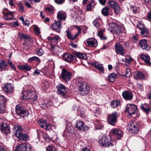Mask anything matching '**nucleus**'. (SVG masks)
I'll list each match as a JSON object with an SVG mask.
<instances>
[{"instance_id": "nucleus-1", "label": "nucleus", "mask_w": 151, "mask_h": 151, "mask_svg": "<svg viewBox=\"0 0 151 151\" xmlns=\"http://www.w3.org/2000/svg\"><path fill=\"white\" fill-rule=\"evenodd\" d=\"M78 86L79 89L78 93L81 95H86L90 91V87L86 82H79L78 83Z\"/></svg>"}, {"instance_id": "nucleus-2", "label": "nucleus", "mask_w": 151, "mask_h": 151, "mask_svg": "<svg viewBox=\"0 0 151 151\" xmlns=\"http://www.w3.org/2000/svg\"><path fill=\"white\" fill-rule=\"evenodd\" d=\"M121 29L120 27L114 23H111L108 25L109 30L112 33L115 32L119 37H122V35Z\"/></svg>"}, {"instance_id": "nucleus-3", "label": "nucleus", "mask_w": 151, "mask_h": 151, "mask_svg": "<svg viewBox=\"0 0 151 151\" xmlns=\"http://www.w3.org/2000/svg\"><path fill=\"white\" fill-rule=\"evenodd\" d=\"M13 130L15 132V135L20 140L26 141L28 138L27 135L26 134L22 133L21 129L20 127H18L16 125H15L13 128Z\"/></svg>"}, {"instance_id": "nucleus-4", "label": "nucleus", "mask_w": 151, "mask_h": 151, "mask_svg": "<svg viewBox=\"0 0 151 151\" xmlns=\"http://www.w3.org/2000/svg\"><path fill=\"white\" fill-rule=\"evenodd\" d=\"M114 141L106 137H103L99 140V144L105 147H111L114 145Z\"/></svg>"}, {"instance_id": "nucleus-5", "label": "nucleus", "mask_w": 151, "mask_h": 151, "mask_svg": "<svg viewBox=\"0 0 151 151\" xmlns=\"http://www.w3.org/2000/svg\"><path fill=\"white\" fill-rule=\"evenodd\" d=\"M16 112L17 115L22 117L28 116L29 114L27 109L18 105L16 107Z\"/></svg>"}, {"instance_id": "nucleus-6", "label": "nucleus", "mask_w": 151, "mask_h": 151, "mask_svg": "<svg viewBox=\"0 0 151 151\" xmlns=\"http://www.w3.org/2000/svg\"><path fill=\"white\" fill-rule=\"evenodd\" d=\"M15 151H32L31 145L29 144L22 143L17 146Z\"/></svg>"}, {"instance_id": "nucleus-7", "label": "nucleus", "mask_w": 151, "mask_h": 151, "mask_svg": "<svg viewBox=\"0 0 151 151\" xmlns=\"http://www.w3.org/2000/svg\"><path fill=\"white\" fill-rule=\"evenodd\" d=\"M117 113L116 112H114L108 115L107 117L108 122L110 124L114 126L117 121Z\"/></svg>"}, {"instance_id": "nucleus-8", "label": "nucleus", "mask_w": 151, "mask_h": 151, "mask_svg": "<svg viewBox=\"0 0 151 151\" xmlns=\"http://www.w3.org/2000/svg\"><path fill=\"white\" fill-rule=\"evenodd\" d=\"M72 73L66 69L62 68L61 78L66 82L69 81L71 78Z\"/></svg>"}, {"instance_id": "nucleus-9", "label": "nucleus", "mask_w": 151, "mask_h": 151, "mask_svg": "<svg viewBox=\"0 0 151 151\" xmlns=\"http://www.w3.org/2000/svg\"><path fill=\"white\" fill-rule=\"evenodd\" d=\"M6 11L3 12V18L5 20L9 21L14 19L15 17L13 12L11 11L6 9Z\"/></svg>"}, {"instance_id": "nucleus-10", "label": "nucleus", "mask_w": 151, "mask_h": 151, "mask_svg": "<svg viewBox=\"0 0 151 151\" xmlns=\"http://www.w3.org/2000/svg\"><path fill=\"white\" fill-rule=\"evenodd\" d=\"M58 92L59 94L64 99H67V98L66 95V91L65 90V86L62 84H60L58 85L57 86Z\"/></svg>"}, {"instance_id": "nucleus-11", "label": "nucleus", "mask_w": 151, "mask_h": 151, "mask_svg": "<svg viewBox=\"0 0 151 151\" xmlns=\"http://www.w3.org/2000/svg\"><path fill=\"white\" fill-rule=\"evenodd\" d=\"M85 44L90 47H96L97 45V41L93 38H88L85 42Z\"/></svg>"}, {"instance_id": "nucleus-12", "label": "nucleus", "mask_w": 151, "mask_h": 151, "mask_svg": "<svg viewBox=\"0 0 151 151\" xmlns=\"http://www.w3.org/2000/svg\"><path fill=\"white\" fill-rule=\"evenodd\" d=\"M76 128L81 131H87L89 129V127L84 124L81 121H78L76 124Z\"/></svg>"}, {"instance_id": "nucleus-13", "label": "nucleus", "mask_w": 151, "mask_h": 151, "mask_svg": "<svg viewBox=\"0 0 151 151\" xmlns=\"http://www.w3.org/2000/svg\"><path fill=\"white\" fill-rule=\"evenodd\" d=\"M1 130L2 133L7 134L10 133L9 126L5 123H2L1 125Z\"/></svg>"}, {"instance_id": "nucleus-14", "label": "nucleus", "mask_w": 151, "mask_h": 151, "mask_svg": "<svg viewBox=\"0 0 151 151\" xmlns=\"http://www.w3.org/2000/svg\"><path fill=\"white\" fill-rule=\"evenodd\" d=\"M52 29L58 33L60 32L61 28V23L59 21H55L51 26Z\"/></svg>"}, {"instance_id": "nucleus-15", "label": "nucleus", "mask_w": 151, "mask_h": 151, "mask_svg": "<svg viewBox=\"0 0 151 151\" xmlns=\"http://www.w3.org/2000/svg\"><path fill=\"white\" fill-rule=\"evenodd\" d=\"M3 87L4 92L7 93L12 92L14 89L13 85L10 83L5 84Z\"/></svg>"}, {"instance_id": "nucleus-16", "label": "nucleus", "mask_w": 151, "mask_h": 151, "mask_svg": "<svg viewBox=\"0 0 151 151\" xmlns=\"http://www.w3.org/2000/svg\"><path fill=\"white\" fill-rule=\"evenodd\" d=\"M74 58V55L70 53H65L63 55L64 60L68 63H70L73 61Z\"/></svg>"}, {"instance_id": "nucleus-17", "label": "nucleus", "mask_w": 151, "mask_h": 151, "mask_svg": "<svg viewBox=\"0 0 151 151\" xmlns=\"http://www.w3.org/2000/svg\"><path fill=\"white\" fill-rule=\"evenodd\" d=\"M115 51L116 54L123 55V45L119 43L115 44Z\"/></svg>"}, {"instance_id": "nucleus-18", "label": "nucleus", "mask_w": 151, "mask_h": 151, "mask_svg": "<svg viewBox=\"0 0 151 151\" xmlns=\"http://www.w3.org/2000/svg\"><path fill=\"white\" fill-rule=\"evenodd\" d=\"M57 18L59 20H65L66 18V14L62 11H59L57 13Z\"/></svg>"}, {"instance_id": "nucleus-19", "label": "nucleus", "mask_w": 151, "mask_h": 151, "mask_svg": "<svg viewBox=\"0 0 151 151\" xmlns=\"http://www.w3.org/2000/svg\"><path fill=\"white\" fill-rule=\"evenodd\" d=\"M37 97L36 93L34 91H31L30 90L28 99L34 101L37 100Z\"/></svg>"}, {"instance_id": "nucleus-20", "label": "nucleus", "mask_w": 151, "mask_h": 151, "mask_svg": "<svg viewBox=\"0 0 151 151\" xmlns=\"http://www.w3.org/2000/svg\"><path fill=\"white\" fill-rule=\"evenodd\" d=\"M38 123L40 126L46 129H48V127L50 124H47L46 121L45 120H41L38 121Z\"/></svg>"}, {"instance_id": "nucleus-21", "label": "nucleus", "mask_w": 151, "mask_h": 151, "mask_svg": "<svg viewBox=\"0 0 151 151\" xmlns=\"http://www.w3.org/2000/svg\"><path fill=\"white\" fill-rule=\"evenodd\" d=\"M18 68L19 70H25L26 71H30L31 69L30 65L27 64L23 65H19L18 66Z\"/></svg>"}, {"instance_id": "nucleus-22", "label": "nucleus", "mask_w": 151, "mask_h": 151, "mask_svg": "<svg viewBox=\"0 0 151 151\" xmlns=\"http://www.w3.org/2000/svg\"><path fill=\"white\" fill-rule=\"evenodd\" d=\"M112 133L116 136L118 139H120L121 137L122 132L118 129H113L112 130Z\"/></svg>"}, {"instance_id": "nucleus-23", "label": "nucleus", "mask_w": 151, "mask_h": 151, "mask_svg": "<svg viewBox=\"0 0 151 151\" xmlns=\"http://www.w3.org/2000/svg\"><path fill=\"white\" fill-rule=\"evenodd\" d=\"M91 65L101 72L104 71V68H103L102 64H99L98 63L95 62L91 63Z\"/></svg>"}, {"instance_id": "nucleus-24", "label": "nucleus", "mask_w": 151, "mask_h": 151, "mask_svg": "<svg viewBox=\"0 0 151 151\" xmlns=\"http://www.w3.org/2000/svg\"><path fill=\"white\" fill-rule=\"evenodd\" d=\"M121 102V101L117 99L113 100L111 102V106L113 108H115L120 105Z\"/></svg>"}, {"instance_id": "nucleus-25", "label": "nucleus", "mask_w": 151, "mask_h": 151, "mask_svg": "<svg viewBox=\"0 0 151 151\" xmlns=\"http://www.w3.org/2000/svg\"><path fill=\"white\" fill-rule=\"evenodd\" d=\"M66 36L69 39H71L72 40L75 39L76 37L78 36V34H75L74 35H72L70 32L69 30L66 31Z\"/></svg>"}, {"instance_id": "nucleus-26", "label": "nucleus", "mask_w": 151, "mask_h": 151, "mask_svg": "<svg viewBox=\"0 0 151 151\" xmlns=\"http://www.w3.org/2000/svg\"><path fill=\"white\" fill-rule=\"evenodd\" d=\"M109 9L108 7L103 8L101 10L102 15L105 16H107L109 15Z\"/></svg>"}, {"instance_id": "nucleus-27", "label": "nucleus", "mask_w": 151, "mask_h": 151, "mask_svg": "<svg viewBox=\"0 0 151 151\" xmlns=\"http://www.w3.org/2000/svg\"><path fill=\"white\" fill-rule=\"evenodd\" d=\"M18 6L19 7V12L20 13L23 14L24 11V6L21 2L18 3Z\"/></svg>"}, {"instance_id": "nucleus-28", "label": "nucleus", "mask_w": 151, "mask_h": 151, "mask_svg": "<svg viewBox=\"0 0 151 151\" xmlns=\"http://www.w3.org/2000/svg\"><path fill=\"white\" fill-rule=\"evenodd\" d=\"M30 90H28L24 91L22 93V94L23 96V99H28V97L29 96V93H30Z\"/></svg>"}, {"instance_id": "nucleus-29", "label": "nucleus", "mask_w": 151, "mask_h": 151, "mask_svg": "<svg viewBox=\"0 0 151 151\" xmlns=\"http://www.w3.org/2000/svg\"><path fill=\"white\" fill-rule=\"evenodd\" d=\"M116 75L114 73H111L108 76V80L111 82H114L116 78Z\"/></svg>"}, {"instance_id": "nucleus-30", "label": "nucleus", "mask_w": 151, "mask_h": 151, "mask_svg": "<svg viewBox=\"0 0 151 151\" xmlns=\"http://www.w3.org/2000/svg\"><path fill=\"white\" fill-rule=\"evenodd\" d=\"M77 57L80 58L86 59L87 58V56L85 54L77 52L76 54Z\"/></svg>"}, {"instance_id": "nucleus-31", "label": "nucleus", "mask_w": 151, "mask_h": 151, "mask_svg": "<svg viewBox=\"0 0 151 151\" xmlns=\"http://www.w3.org/2000/svg\"><path fill=\"white\" fill-rule=\"evenodd\" d=\"M60 38V36L58 35H56L52 37V43L55 44H57Z\"/></svg>"}, {"instance_id": "nucleus-32", "label": "nucleus", "mask_w": 151, "mask_h": 151, "mask_svg": "<svg viewBox=\"0 0 151 151\" xmlns=\"http://www.w3.org/2000/svg\"><path fill=\"white\" fill-rule=\"evenodd\" d=\"M7 65V63L4 60H0V69H4Z\"/></svg>"}, {"instance_id": "nucleus-33", "label": "nucleus", "mask_w": 151, "mask_h": 151, "mask_svg": "<svg viewBox=\"0 0 151 151\" xmlns=\"http://www.w3.org/2000/svg\"><path fill=\"white\" fill-rule=\"evenodd\" d=\"M98 35L99 37L101 40H106L107 39L106 37L103 35V30H101L99 32Z\"/></svg>"}, {"instance_id": "nucleus-34", "label": "nucleus", "mask_w": 151, "mask_h": 151, "mask_svg": "<svg viewBox=\"0 0 151 151\" xmlns=\"http://www.w3.org/2000/svg\"><path fill=\"white\" fill-rule=\"evenodd\" d=\"M114 13L116 15L119 14L121 9L119 6L118 5L113 9Z\"/></svg>"}, {"instance_id": "nucleus-35", "label": "nucleus", "mask_w": 151, "mask_h": 151, "mask_svg": "<svg viewBox=\"0 0 151 151\" xmlns=\"http://www.w3.org/2000/svg\"><path fill=\"white\" fill-rule=\"evenodd\" d=\"M109 3L111 7L113 9L118 5L117 3L114 1H110L109 2Z\"/></svg>"}, {"instance_id": "nucleus-36", "label": "nucleus", "mask_w": 151, "mask_h": 151, "mask_svg": "<svg viewBox=\"0 0 151 151\" xmlns=\"http://www.w3.org/2000/svg\"><path fill=\"white\" fill-rule=\"evenodd\" d=\"M42 87L44 90L46 89L49 87V84L47 82H45L42 84Z\"/></svg>"}, {"instance_id": "nucleus-37", "label": "nucleus", "mask_w": 151, "mask_h": 151, "mask_svg": "<svg viewBox=\"0 0 151 151\" xmlns=\"http://www.w3.org/2000/svg\"><path fill=\"white\" fill-rule=\"evenodd\" d=\"M5 101L4 97L3 96L0 95V105H5Z\"/></svg>"}, {"instance_id": "nucleus-38", "label": "nucleus", "mask_w": 151, "mask_h": 151, "mask_svg": "<svg viewBox=\"0 0 151 151\" xmlns=\"http://www.w3.org/2000/svg\"><path fill=\"white\" fill-rule=\"evenodd\" d=\"M46 149L47 151H57L55 147L50 145L48 146L46 148Z\"/></svg>"}, {"instance_id": "nucleus-39", "label": "nucleus", "mask_w": 151, "mask_h": 151, "mask_svg": "<svg viewBox=\"0 0 151 151\" xmlns=\"http://www.w3.org/2000/svg\"><path fill=\"white\" fill-rule=\"evenodd\" d=\"M34 29L36 34L37 35H39L40 33V32L39 28L37 26L34 25Z\"/></svg>"}, {"instance_id": "nucleus-40", "label": "nucleus", "mask_w": 151, "mask_h": 151, "mask_svg": "<svg viewBox=\"0 0 151 151\" xmlns=\"http://www.w3.org/2000/svg\"><path fill=\"white\" fill-rule=\"evenodd\" d=\"M43 137L44 138L47 142H49L51 140L50 138L47 134L45 133L43 134Z\"/></svg>"}, {"instance_id": "nucleus-41", "label": "nucleus", "mask_w": 151, "mask_h": 151, "mask_svg": "<svg viewBox=\"0 0 151 151\" xmlns=\"http://www.w3.org/2000/svg\"><path fill=\"white\" fill-rule=\"evenodd\" d=\"M45 11L48 14H51L52 12V9L50 7H47L46 8Z\"/></svg>"}, {"instance_id": "nucleus-42", "label": "nucleus", "mask_w": 151, "mask_h": 151, "mask_svg": "<svg viewBox=\"0 0 151 151\" xmlns=\"http://www.w3.org/2000/svg\"><path fill=\"white\" fill-rule=\"evenodd\" d=\"M19 37L21 38H23L26 40V41L27 40V39L28 38L29 36L26 34H24L23 33L19 34Z\"/></svg>"}, {"instance_id": "nucleus-43", "label": "nucleus", "mask_w": 151, "mask_h": 151, "mask_svg": "<svg viewBox=\"0 0 151 151\" xmlns=\"http://www.w3.org/2000/svg\"><path fill=\"white\" fill-rule=\"evenodd\" d=\"M8 63L9 65L12 68L13 70H16V68L15 67L14 65L13 64L12 61L10 60H8Z\"/></svg>"}, {"instance_id": "nucleus-44", "label": "nucleus", "mask_w": 151, "mask_h": 151, "mask_svg": "<svg viewBox=\"0 0 151 151\" xmlns=\"http://www.w3.org/2000/svg\"><path fill=\"white\" fill-rule=\"evenodd\" d=\"M5 105H0V113H3L5 111Z\"/></svg>"}, {"instance_id": "nucleus-45", "label": "nucleus", "mask_w": 151, "mask_h": 151, "mask_svg": "<svg viewBox=\"0 0 151 151\" xmlns=\"http://www.w3.org/2000/svg\"><path fill=\"white\" fill-rule=\"evenodd\" d=\"M93 24L97 28L99 27V24L96 19H95L93 21Z\"/></svg>"}, {"instance_id": "nucleus-46", "label": "nucleus", "mask_w": 151, "mask_h": 151, "mask_svg": "<svg viewBox=\"0 0 151 151\" xmlns=\"http://www.w3.org/2000/svg\"><path fill=\"white\" fill-rule=\"evenodd\" d=\"M43 53V52L41 49H39L37 50V54L39 56L42 55Z\"/></svg>"}, {"instance_id": "nucleus-47", "label": "nucleus", "mask_w": 151, "mask_h": 151, "mask_svg": "<svg viewBox=\"0 0 151 151\" xmlns=\"http://www.w3.org/2000/svg\"><path fill=\"white\" fill-rule=\"evenodd\" d=\"M24 5L26 6L27 8H32V6L30 5V3L29 2L26 1L24 3Z\"/></svg>"}, {"instance_id": "nucleus-48", "label": "nucleus", "mask_w": 151, "mask_h": 151, "mask_svg": "<svg viewBox=\"0 0 151 151\" xmlns=\"http://www.w3.org/2000/svg\"><path fill=\"white\" fill-rule=\"evenodd\" d=\"M55 2L58 4H61L64 2V0H55Z\"/></svg>"}, {"instance_id": "nucleus-49", "label": "nucleus", "mask_w": 151, "mask_h": 151, "mask_svg": "<svg viewBox=\"0 0 151 151\" xmlns=\"http://www.w3.org/2000/svg\"><path fill=\"white\" fill-rule=\"evenodd\" d=\"M40 71L38 69H37L35 70L34 73L33 75L35 76L36 75H38L40 74Z\"/></svg>"}, {"instance_id": "nucleus-50", "label": "nucleus", "mask_w": 151, "mask_h": 151, "mask_svg": "<svg viewBox=\"0 0 151 151\" xmlns=\"http://www.w3.org/2000/svg\"><path fill=\"white\" fill-rule=\"evenodd\" d=\"M35 56H33L32 57L29 58L28 60V61L29 62H32V61H35Z\"/></svg>"}, {"instance_id": "nucleus-51", "label": "nucleus", "mask_w": 151, "mask_h": 151, "mask_svg": "<svg viewBox=\"0 0 151 151\" xmlns=\"http://www.w3.org/2000/svg\"><path fill=\"white\" fill-rule=\"evenodd\" d=\"M106 0H99V2L102 5H104L106 2Z\"/></svg>"}, {"instance_id": "nucleus-52", "label": "nucleus", "mask_w": 151, "mask_h": 151, "mask_svg": "<svg viewBox=\"0 0 151 151\" xmlns=\"http://www.w3.org/2000/svg\"><path fill=\"white\" fill-rule=\"evenodd\" d=\"M76 28L78 30V32L77 33H76V34H78V36L81 32V28L78 26L76 27Z\"/></svg>"}, {"instance_id": "nucleus-53", "label": "nucleus", "mask_w": 151, "mask_h": 151, "mask_svg": "<svg viewBox=\"0 0 151 151\" xmlns=\"http://www.w3.org/2000/svg\"><path fill=\"white\" fill-rule=\"evenodd\" d=\"M92 8L91 5V4H89L87 6V10L88 11H90L91 10Z\"/></svg>"}, {"instance_id": "nucleus-54", "label": "nucleus", "mask_w": 151, "mask_h": 151, "mask_svg": "<svg viewBox=\"0 0 151 151\" xmlns=\"http://www.w3.org/2000/svg\"><path fill=\"white\" fill-rule=\"evenodd\" d=\"M47 107V105L46 104H43L41 106V107L44 109H45Z\"/></svg>"}, {"instance_id": "nucleus-55", "label": "nucleus", "mask_w": 151, "mask_h": 151, "mask_svg": "<svg viewBox=\"0 0 151 151\" xmlns=\"http://www.w3.org/2000/svg\"><path fill=\"white\" fill-rule=\"evenodd\" d=\"M35 60L36 62H37L38 63H39L40 62V60L39 58L37 57H35Z\"/></svg>"}, {"instance_id": "nucleus-56", "label": "nucleus", "mask_w": 151, "mask_h": 151, "mask_svg": "<svg viewBox=\"0 0 151 151\" xmlns=\"http://www.w3.org/2000/svg\"><path fill=\"white\" fill-rule=\"evenodd\" d=\"M70 45L73 48H76L77 47V45L76 44H74L73 42H71L70 43Z\"/></svg>"}, {"instance_id": "nucleus-57", "label": "nucleus", "mask_w": 151, "mask_h": 151, "mask_svg": "<svg viewBox=\"0 0 151 151\" xmlns=\"http://www.w3.org/2000/svg\"><path fill=\"white\" fill-rule=\"evenodd\" d=\"M9 4L11 6H13L14 4L13 3V0H10L9 1Z\"/></svg>"}, {"instance_id": "nucleus-58", "label": "nucleus", "mask_w": 151, "mask_h": 151, "mask_svg": "<svg viewBox=\"0 0 151 151\" xmlns=\"http://www.w3.org/2000/svg\"><path fill=\"white\" fill-rule=\"evenodd\" d=\"M23 23L25 25H27L28 26H29V22L28 20H26L25 21V22H24V23Z\"/></svg>"}, {"instance_id": "nucleus-59", "label": "nucleus", "mask_w": 151, "mask_h": 151, "mask_svg": "<svg viewBox=\"0 0 151 151\" xmlns=\"http://www.w3.org/2000/svg\"><path fill=\"white\" fill-rule=\"evenodd\" d=\"M12 24L15 26H18L19 25V24L17 22H13Z\"/></svg>"}, {"instance_id": "nucleus-60", "label": "nucleus", "mask_w": 151, "mask_h": 151, "mask_svg": "<svg viewBox=\"0 0 151 151\" xmlns=\"http://www.w3.org/2000/svg\"><path fill=\"white\" fill-rule=\"evenodd\" d=\"M40 15L42 19H44L45 17V14L43 12H40Z\"/></svg>"}, {"instance_id": "nucleus-61", "label": "nucleus", "mask_w": 151, "mask_h": 151, "mask_svg": "<svg viewBox=\"0 0 151 151\" xmlns=\"http://www.w3.org/2000/svg\"><path fill=\"white\" fill-rule=\"evenodd\" d=\"M82 151H91V150L89 148L85 147L83 149Z\"/></svg>"}, {"instance_id": "nucleus-62", "label": "nucleus", "mask_w": 151, "mask_h": 151, "mask_svg": "<svg viewBox=\"0 0 151 151\" xmlns=\"http://www.w3.org/2000/svg\"><path fill=\"white\" fill-rule=\"evenodd\" d=\"M27 40L30 42H32L33 41L32 38L30 37L29 36H28V38Z\"/></svg>"}, {"instance_id": "nucleus-63", "label": "nucleus", "mask_w": 151, "mask_h": 151, "mask_svg": "<svg viewBox=\"0 0 151 151\" xmlns=\"http://www.w3.org/2000/svg\"><path fill=\"white\" fill-rule=\"evenodd\" d=\"M19 19L21 21H22L23 23H24V22H25V21L24 20V17L23 16L19 18Z\"/></svg>"}, {"instance_id": "nucleus-64", "label": "nucleus", "mask_w": 151, "mask_h": 151, "mask_svg": "<svg viewBox=\"0 0 151 151\" xmlns=\"http://www.w3.org/2000/svg\"><path fill=\"white\" fill-rule=\"evenodd\" d=\"M0 151H6V150L0 145Z\"/></svg>"}]
</instances>
